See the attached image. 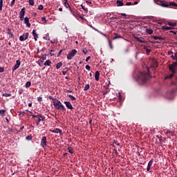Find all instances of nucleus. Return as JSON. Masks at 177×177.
Segmentation results:
<instances>
[{
	"label": "nucleus",
	"instance_id": "obj_28",
	"mask_svg": "<svg viewBox=\"0 0 177 177\" xmlns=\"http://www.w3.org/2000/svg\"><path fill=\"white\" fill-rule=\"evenodd\" d=\"M68 97H69V99H71V100H77V98H75V97L71 95H68Z\"/></svg>",
	"mask_w": 177,
	"mask_h": 177
},
{
	"label": "nucleus",
	"instance_id": "obj_7",
	"mask_svg": "<svg viewBox=\"0 0 177 177\" xmlns=\"http://www.w3.org/2000/svg\"><path fill=\"white\" fill-rule=\"evenodd\" d=\"M46 145H48V141L46 140V136H44L40 142V146L43 147V149H46Z\"/></svg>",
	"mask_w": 177,
	"mask_h": 177
},
{
	"label": "nucleus",
	"instance_id": "obj_30",
	"mask_svg": "<svg viewBox=\"0 0 177 177\" xmlns=\"http://www.w3.org/2000/svg\"><path fill=\"white\" fill-rule=\"evenodd\" d=\"M114 144L116 145V146H120V143L117 140H113V143L112 145L113 147H115V146H114Z\"/></svg>",
	"mask_w": 177,
	"mask_h": 177
},
{
	"label": "nucleus",
	"instance_id": "obj_6",
	"mask_svg": "<svg viewBox=\"0 0 177 177\" xmlns=\"http://www.w3.org/2000/svg\"><path fill=\"white\" fill-rule=\"evenodd\" d=\"M77 55V50L73 49L71 52L68 53L67 55V59L68 60H71L73 57H74Z\"/></svg>",
	"mask_w": 177,
	"mask_h": 177
},
{
	"label": "nucleus",
	"instance_id": "obj_4",
	"mask_svg": "<svg viewBox=\"0 0 177 177\" xmlns=\"http://www.w3.org/2000/svg\"><path fill=\"white\" fill-rule=\"evenodd\" d=\"M54 106L57 110H61L62 111H66V108L64 107V105L62 104L60 101H58L57 102H53Z\"/></svg>",
	"mask_w": 177,
	"mask_h": 177
},
{
	"label": "nucleus",
	"instance_id": "obj_8",
	"mask_svg": "<svg viewBox=\"0 0 177 177\" xmlns=\"http://www.w3.org/2000/svg\"><path fill=\"white\" fill-rule=\"evenodd\" d=\"M28 35H29V33L28 32H26V33H24L23 35H21L19 37V41H26V39H28Z\"/></svg>",
	"mask_w": 177,
	"mask_h": 177
},
{
	"label": "nucleus",
	"instance_id": "obj_59",
	"mask_svg": "<svg viewBox=\"0 0 177 177\" xmlns=\"http://www.w3.org/2000/svg\"><path fill=\"white\" fill-rule=\"evenodd\" d=\"M152 38H153L155 40L158 39V36H153Z\"/></svg>",
	"mask_w": 177,
	"mask_h": 177
},
{
	"label": "nucleus",
	"instance_id": "obj_54",
	"mask_svg": "<svg viewBox=\"0 0 177 177\" xmlns=\"http://www.w3.org/2000/svg\"><path fill=\"white\" fill-rule=\"evenodd\" d=\"M113 151H114V153H115L116 154H118V151H117V148H114V149H113Z\"/></svg>",
	"mask_w": 177,
	"mask_h": 177
},
{
	"label": "nucleus",
	"instance_id": "obj_23",
	"mask_svg": "<svg viewBox=\"0 0 177 177\" xmlns=\"http://www.w3.org/2000/svg\"><path fill=\"white\" fill-rule=\"evenodd\" d=\"M46 60V54L42 55L41 57V63H44V61Z\"/></svg>",
	"mask_w": 177,
	"mask_h": 177
},
{
	"label": "nucleus",
	"instance_id": "obj_3",
	"mask_svg": "<svg viewBox=\"0 0 177 177\" xmlns=\"http://www.w3.org/2000/svg\"><path fill=\"white\" fill-rule=\"evenodd\" d=\"M32 118H37L36 120V125L37 127L39 126V122L41 121H45V116L41 115V114H37V115H32Z\"/></svg>",
	"mask_w": 177,
	"mask_h": 177
},
{
	"label": "nucleus",
	"instance_id": "obj_29",
	"mask_svg": "<svg viewBox=\"0 0 177 177\" xmlns=\"http://www.w3.org/2000/svg\"><path fill=\"white\" fill-rule=\"evenodd\" d=\"M136 41H138V42H140V44H143V42H145V41H143L142 39L139 38V37H136Z\"/></svg>",
	"mask_w": 177,
	"mask_h": 177
},
{
	"label": "nucleus",
	"instance_id": "obj_2",
	"mask_svg": "<svg viewBox=\"0 0 177 177\" xmlns=\"http://www.w3.org/2000/svg\"><path fill=\"white\" fill-rule=\"evenodd\" d=\"M149 74L148 73H145L143 72H140V75H138V80L140 81H142V84H145L147 80H149Z\"/></svg>",
	"mask_w": 177,
	"mask_h": 177
},
{
	"label": "nucleus",
	"instance_id": "obj_42",
	"mask_svg": "<svg viewBox=\"0 0 177 177\" xmlns=\"http://www.w3.org/2000/svg\"><path fill=\"white\" fill-rule=\"evenodd\" d=\"M23 92H24V90H23V88H19L18 91L19 95H21Z\"/></svg>",
	"mask_w": 177,
	"mask_h": 177
},
{
	"label": "nucleus",
	"instance_id": "obj_9",
	"mask_svg": "<svg viewBox=\"0 0 177 177\" xmlns=\"http://www.w3.org/2000/svg\"><path fill=\"white\" fill-rule=\"evenodd\" d=\"M65 106L68 109V110H73L74 107H73V105L71 104V102L68 101H65L64 102Z\"/></svg>",
	"mask_w": 177,
	"mask_h": 177
},
{
	"label": "nucleus",
	"instance_id": "obj_15",
	"mask_svg": "<svg viewBox=\"0 0 177 177\" xmlns=\"http://www.w3.org/2000/svg\"><path fill=\"white\" fill-rule=\"evenodd\" d=\"M69 10H70L71 15H73V16H75V15H77V10H75L74 8H71V7H69Z\"/></svg>",
	"mask_w": 177,
	"mask_h": 177
},
{
	"label": "nucleus",
	"instance_id": "obj_27",
	"mask_svg": "<svg viewBox=\"0 0 177 177\" xmlns=\"http://www.w3.org/2000/svg\"><path fill=\"white\" fill-rule=\"evenodd\" d=\"M48 99H50V100H53V102H57L59 101L56 98H53V97H52L50 95L48 97Z\"/></svg>",
	"mask_w": 177,
	"mask_h": 177
},
{
	"label": "nucleus",
	"instance_id": "obj_31",
	"mask_svg": "<svg viewBox=\"0 0 177 177\" xmlns=\"http://www.w3.org/2000/svg\"><path fill=\"white\" fill-rule=\"evenodd\" d=\"M146 32L147 34L151 35V34H153V30H151V29H146Z\"/></svg>",
	"mask_w": 177,
	"mask_h": 177
},
{
	"label": "nucleus",
	"instance_id": "obj_43",
	"mask_svg": "<svg viewBox=\"0 0 177 177\" xmlns=\"http://www.w3.org/2000/svg\"><path fill=\"white\" fill-rule=\"evenodd\" d=\"M38 10H44V6L43 5H39L38 6Z\"/></svg>",
	"mask_w": 177,
	"mask_h": 177
},
{
	"label": "nucleus",
	"instance_id": "obj_12",
	"mask_svg": "<svg viewBox=\"0 0 177 177\" xmlns=\"http://www.w3.org/2000/svg\"><path fill=\"white\" fill-rule=\"evenodd\" d=\"M53 133H59V135H63V131L60 129H55L54 130H50Z\"/></svg>",
	"mask_w": 177,
	"mask_h": 177
},
{
	"label": "nucleus",
	"instance_id": "obj_46",
	"mask_svg": "<svg viewBox=\"0 0 177 177\" xmlns=\"http://www.w3.org/2000/svg\"><path fill=\"white\" fill-rule=\"evenodd\" d=\"M109 46H110L111 49H113V44H112L111 41L109 40Z\"/></svg>",
	"mask_w": 177,
	"mask_h": 177
},
{
	"label": "nucleus",
	"instance_id": "obj_39",
	"mask_svg": "<svg viewBox=\"0 0 177 177\" xmlns=\"http://www.w3.org/2000/svg\"><path fill=\"white\" fill-rule=\"evenodd\" d=\"M66 2L64 3V6H65V8H70V4H68L67 3V1H65Z\"/></svg>",
	"mask_w": 177,
	"mask_h": 177
},
{
	"label": "nucleus",
	"instance_id": "obj_64",
	"mask_svg": "<svg viewBox=\"0 0 177 177\" xmlns=\"http://www.w3.org/2000/svg\"><path fill=\"white\" fill-rule=\"evenodd\" d=\"M121 16H123L124 17H126L127 14H125V13H121Z\"/></svg>",
	"mask_w": 177,
	"mask_h": 177
},
{
	"label": "nucleus",
	"instance_id": "obj_61",
	"mask_svg": "<svg viewBox=\"0 0 177 177\" xmlns=\"http://www.w3.org/2000/svg\"><path fill=\"white\" fill-rule=\"evenodd\" d=\"M90 59H91V57H87L86 59V62H89Z\"/></svg>",
	"mask_w": 177,
	"mask_h": 177
},
{
	"label": "nucleus",
	"instance_id": "obj_5",
	"mask_svg": "<svg viewBox=\"0 0 177 177\" xmlns=\"http://www.w3.org/2000/svg\"><path fill=\"white\" fill-rule=\"evenodd\" d=\"M177 88H173L170 93H167V97L169 100H174L175 99V93H176Z\"/></svg>",
	"mask_w": 177,
	"mask_h": 177
},
{
	"label": "nucleus",
	"instance_id": "obj_19",
	"mask_svg": "<svg viewBox=\"0 0 177 177\" xmlns=\"http://www.w3.org/2000/svg\"><path fill=\"white\" fill-rule=\"evenodd\" d=\"M162 30L163 31H168V30H172V27H168V26H162Z\"/></svg>",
	"mask_w": 177,
	"mask_h": 177
},
{
	"label": "nucleus",
	"instance_id": "obj_56",
	"mask_svg": "<svg viewBox=\"0 0 177 177\" xmlns=\"http://www.w3.org/2000/svg\"><path fill=\"white\" fill-rule=\"evenodd\" d=\"M127 6H131V5H132V3L131 2H127L126 3Z\"/></svg>",
	"mask_w": 177,
	"mask_h": 177
},
{
	"label": "nucleus",
	"instance_id": "obj_20",
	"mask_svg": "<svg viewBox=\"0 0 177 177\" xmlns=\"http://www.w3.org/2000/svg\"><path fill=\"white\" fill-rule=\"evenodd\" d=\"M171 57L172 60H176V62H177V51L174 53V55H172Z\"/></svg>",
	"mask_w": 177,
	"mask_h": 177
},
{
	"label": "nucleus",
	"instance_id": "obj_25",
	"mask_svg": "<svg viewBox=\"0 0 177 177\" xmlns=\"http://www.w3.org/2000/svg\"><path fill=\"white\" fill-rule=\"evenodd\" d=\"M167 24L171 27H176V22H168Z\"/></svg>",
	"mask_w": 177,
	"mask_h": 177
},
{
	"label": "nucleus",
	"instance_id": "obj_22",
	"mask_svg": "<svg viewBox=\"0 0 177 177\" xmlns=\"http://www.w3.org/2000/svg\"><path fill=\"white\" fill-rule=\"evenodd\" d=\"M50 64H52V62L49 59L46 60L44 63V66H48L49 67H50Z\"/></svg>",
	"mask_w": 177,
	"mask_h": 177
},
{
	"label": "nucleus",
	"instance_id": "obj_47",
	"mask_svg": "<svg viewBox=\"0 0 177 177\" xmlns=\"http://www.w3.org/2000/svg\"><path fill=\"white\" fill-rule=\"evenodd\" d=\"M84 2H86V3H87V5H92V2L89 1L88 0H85Z\"/></svg>",
	"mask_w": 177,
	"mask_h": 177
},
{
	"label": "nucleus",
	"instance_id": "obj_52",
	"mask_svg": "<svg viewBox=\"0 0 177 177\" xmlns=\"http://www.w3.org/2000/svg\"><path fill=\"white\" fill-rule=\"evenodd\" d=\"M5 71V69L2 67H0V73H3Z\"/></svg>",
	"mask_w": 177,
	"mask_h": 177
},
{
	"label": "nucleus",
	"instance_id": "obj_16",
	"mask_svg": "<svg viewBox=\"0 0 177 177\" xmlns=\"http://www.w3.org/2000/svg\"><path fill=\"white\" fill-rule=\"evenodd\" d=\"M151 165H153V160H151L147 165V171H150V169L151 168Z\"/></svg>",
	"mask_w": 177,
	"mask_h": 177
},
{
	"label": "nucleus",
	"instance_id": "obj_49",
	"mask_svg": "<svg viewBox=\"0 0 177 177\" xmlns=\"http://www.w3.org/2000/svg\"><path fill=\"white\" fill-rule=\"evenodd\" d=\"M37 101L39 102H42V97H37Z\"/></svg>",
	"mask_w": 177,
	"mask_h": 177
},
{
	"label": "nucleus",
	"instance_id": "obj_13",
	"mask_svg": "<svg viewBox=\"0 0 177 177\" xmlns=\"http://www.w3.org/2000/svg\"><path fill=\"white\" fill-rule=\"evenodd\" d=\"M33 37H34V39L35 41V42H37V38H38V34L37 33V32L35 31V30H32V32Z\"/></svg>",
	"mask_w": 177,
	"mask_h": 177
},
{
	"label": "nucleus",
	"instance_id": "obj_60",
	"mask_svg": "<svg viewBox=\"0 0 177 177\" xmlns=\"http://www.w3.org/2000/svg\"><path fill=\"white\" fill-rule=\"evenodd\" d=\"M15 35H13L12 32L10 35V38H14Z\"/></svg>",
	"mask_w": 177,
	"mask_h": 177
},
{
	"label": "nucleus",
	"instance_id": "obj_37",
	"mask_svg": "<svg viewBox=\"0 0 177 177\" xmlns=\"http://www.w3.org/2000/svg\"><path fill=\"white\" fill-rule=\"evenodd\" d=\"M89 88H91V86L89 84H88L84 88V91H88Z\"/></svg>",
	"mask_w": 177,
	"mask_h": 177
},
{
	"label": "nucleus",
	"instance_id": "obj_38",
	"mask_svg": "<svg viewBox=\"0 0 177 177\" xmlns=\"http://www.w3.org/2000/svg\"><path fill=\"white\" fill-rule=\"evenodd\" d=\"M5 113H6V111H5L4 109L0 110V114L1 115H5Z\"/></svg>",
	"mask_w": 177,
	"mask_h": 177
},
{
	"label": "nucleus",
	"instance_id": "obj_18",
	"mask_svg": "<svg viewBox=\"0 0 177 177\" xmlns=\"http://www.w3.org/2000/svg\"><path fill=\"white\" fill-rule=\"evenodd\" d=\"M99 77H100V73L97 71L95 73V81H99Z\"/></svg>",
	"mask_w": 177,
	"mask_h": 177
},
{
	"label": "nucleus",
	"instance_id": "obj_44",
	"mask_svg": "<svg viewBox=\"0 0 177 177\" xmlns=\"http://www.w3.org/2000/svg\"><path fill=\"white\" fill-rule=\"evenodd\" d=\"M158 39H159L160 41H164L165 40V37L158 36Z\"/></svg>",
	"mask_w": 177,
	"mask_h": 177
},
{
	"label": "nucleus",
	"instance_id": "obj_34",
	"mask_svg": "<svg viewBox=\"0 0 177 177\" xmlns=\"http://www.w3.org/2000/svg\"><path fill=\"white\" fill-rule=\"evenodd\" d=\"M41 21L44 24H46V17H41Z\"/></svg>",
	"mask_w": 177,
	"mask_h": 177
},
{
	"label": "nucleus",
	"instance_id": "obj_33",
	"mask_svg": "<svg viewBox=\"0 0 177 177\" xmlns=\"http://www.w3.org/2000/svg\"><path fill=\"white\" fill-rule=\"evenodd\" d=\"M2 8H3V0H0V10H2Z\"/></svg>",
	"mask_w": 177,
	"mask_h": 177
},
{
	"label": "nucleus",
	"instance_id": "obj_45",
	"mask_svg": "<svg viewBox=\"0 0 177 177\" xmlns=\"http://www.w3.org/2000/svg\"><path fill=\"white\" fill-rule=\"evenodd\" d=\"M82 53H85V55H86V53H88V49L84 48V49L82 50Z\"/></svg>",
	"mask_w": 177,
	"mask_h": 177
},
{
	"label": "nucleus",
	"instance_id": "obj_35",
	"mask_svg": "<svg viewBox=\"0 0 177 177\" xmlns=\"http://www.w3.org/2000/svg\"><path fill=\"white\" fill-rule=\"evenodd\" d=\"M3 96H4L5 97H9L12 96V94L5 93L3 94Z\"/></svg>",
	"mask_w": 177,
	"mask_h": 177
},
{
	"label": "nucleus",
	"instance_id": "obj_57",
	"mask_svg": "<svg viewBox=\"0 0 177 177\" xmlns=\"http://www.w3.org/2000/svg\"><path fill=\"white\" fill-rule=\"evenodd\" d=\"M15 2H16V0H12L11 2V6H13L15 5Z\"/></svg>",
	"mask_w": 177,
	"mask_h": 177
},
{
	"label": "nucleus",
	"instance_id": "obj_62",
	"mask_svg": "<svg viewBox=\"0 0 177 177\" xmlns=\"http://www.w3.org/2000/svg\"><path fill=\"white\" fill-rule=\"evenodd\" d=\"M171 85H175V86H177L176 82H173L171 83Z\"/></svg>",
	"mask_w": 177,
	"mask_h": 177
},
{
	"label": "nucleus",
	"instance_id": "obj_17",
	"mask_svg": "<svg viewBox=\"0 0 177 177\" xmlns=\"http://www.w3.org/2000/svg\"><path fill=\"white\" fill-rule=\"evenodd\" d=\"M118 38H121L122 39H124V37L122 36H121L120 35L115 33V37L113 38V40L114 41L115 39H118Z\"/></svg>",
	"mask_w": 177,
	"mask_h": 177
},
{
	"label": "nucleus",
	"instance_id": "obj_32",
	"mask_svg": "<svg viewBox=\"0 0 177 177\" xmlns=\"http://www.w3.org/2000/svg\"><path fill=\"white\" fill-rule=\"evenodd\" d=\"M26 140H32V136L29 135V136H26Z\"/></svg>",
	"mask_w": 177,
	"mask_h": 177
},
{
	"label": "nucleus",
	"instance_id": "obj_26",
	"mask_svg": "<svg viewBox=\"0 0 177 177\" xmlns=\"http://www.w3.org/2000/svg\"><path fill=\"white\" fill-rule=\"evenodd\" d=\"M62 66H63V63L62 62H60L57 64L56 68L59 69V68H60V67H62Z\"/></svg>",
	"mask_w": 177,
	"mask_h": 177
},
{
	"label": "nucleus",
	"instance_id": "obj_41",
	"mask_svg": "<svg viewBox=\"0 0 177 177\" xmlns=\"http://www.w3.org/2000/svg\"><path fill=\"white\" fill-rule=\"evenodd\" d=\"M34 0H29V5H30V6H34Z\"/></svg>",
	"mask_w": 177,
	"mask_h": 177
},
{
	"label": "nucleus",
	"instance_id": "obj_40",
	"mask_svg": "<svg viewBox=\"0 0 177 177\" xmlns=\"http://www.w3.org/2000/svg\"><path fill=\"white\" fill-rule=\"evenodd\" d=\"M168 133H170L171 135H174V131H169V130H167L166 131V135H168Z\"/></svg>",
	"mask_w": 177,
	"mask_h": 177
},
{
	"label": "nucleus",
	"instance_id": "obj_48",
	"mask_svg": "<svg viewBox=\"0 0 177 177\" xmlns=\"http://www.w3.org/2000/svg\"><path fill=\"white\" fill-rule=\"evenodd\" d=\"M7 34H8L9 35H10V34L12 33V30L10 29V28H8V30H7Z\"/></svg>",
	"mask_w": 177,
	"mask_h": 177
},
{
	"label": "nucleus",
	"instance_id": "obj_14",
	"mask_svg": "<svg viewBox=\"0 0 177 177\" xmlns=\"http://www.w3.org/2000/svg\"><path fill=\"white\" fill-rule=\"evenodd\" d=\"M20 17H24V15H26V8H23L20 11Z\"/></svg>",
	"mask_w": 177,
	"mask_h": 177
},
{
	"label": "nucleus",
	"instance_id": "obj_53",
	"mask_svg": "<svg viewBox=\"0 0 177 177\" xmlns=\"http://www.w3.org/2000/svg\"><path fill=\"white\" fill-rule=\"evenodd\" d=\"M168 55H171V56H172V55H174V52H172L171 50H169V51H168Z\"/></svg>",
	"mask_w": 177,
	"mask_h": 177
},
{
	"label": "nucleus",
	"instance_id": "obj_1",
	"mask_svg": "<svg viewBox=\"0 0 177 177\" xmlns=\"http://www.w3.org/2000/svg\"><path fill=\"white\" fill-rule=\"evenodd\" d=\"M155 3L156 5H159L160 6H162L163 8H168L169 5L170 6H174L175 8H177V3L174 1H170L168 4V2L165 1H161V0H154Z\"/></svg>",
	"mask_w": 177,
	"mask_h": 177
},
{
	"label": "nucleus",
	"instance_id": "obj_24",
	"mask_svg": "<svg viewBox=\"0 0 177 177\" xmlns=\"http://www.w3.org/2000/svg\"><path fill=\"white\" fill-rule=\"evenodd\" d=\"M68 153H70L71 154H73V153H74V149H73V147H69L68 148Z\"/></svg>",
	"mask_w": 177,
	"mask_h": 177
},
{
	"label": "nucleus",
	"instance_id": "obj_55",
	"mask_svg": "<svg viewBox=\"0 0 177 177\" xmlns=\"http://www.w3.org/2000/svg\"><path fill=\"white\" fill-rule=\"evenodd\" d=\"M63 50H64V49H62L59 50V52L58 53V56H60V55H62V53L63 52Z\"/></svg>",
	"mask_w": 177,
	"mask_h": 177
},
{
	"label": "nucleus",
	"instance_id": "obj_10",
	"mask_svg": "<svg viewBox=\"0 0 177 177\" xmlns=\"http://www.w3.org/2000/svg\"><path fill=\"white\" fill-rule=\"evenodd\" d=\"M20 64H21V62H20V60H17L16 61V64L14 66L12 71H16V70H17V68H19V67H20Z\"/></svg>",
	"mask_w": 177,
	"mask_h": 177
},
{
	"label": "nucleus",
	"instance_id": "obj_21",
	"mask_svg": "<svg viewBox=\"0 0 177 177\" xmlns=\"http://www.w3.org/2000/svg\"><path fill=\"white\" fill-rule=\"evenodd\" d=\"M116 3L118 6H124V3L122 1L117 0Z\"/></svg>",
	"mask_w": 177,
	"mask_h": 177
},
{
	"label": "nucleus",
	"instance_id": "obj_50",
	"mask_svg": "<svg viewBox=\"0 0 177 177\" xmlns=\"http://www.w3.org/2000/svg\"><path fill=\"white\" fill-rule=\"evenodd\" d=\"M146 52H147V55H149V53H150V52H151V50L147 48Z\"/></svg>",
	"mask_w": 177,
	"mask_h": 177
},
{
	"label": "nucleus",
	"instance_id": "obj_51",
	"mask_svg": "<svg viewBox=\"0 0 177 177\" xmlns=\"http://www.w3.org/2000/svg\"><path fill=\"white\" fill-rule=\"evenodd\" d=\"M86 69H87L89 71V70H91V66L89 65H86Z\"/></svg>",
	"mask_w": 177,
	"mask_h": 177
},
{
	"label": "nucleus",
	"instance_id": "obj_63",
	"mask_svg": "<svg viewBox=\"0 0 177 177\" xmlns=\"http://www.w3.org/2000/svg\"><path fill=\"white\" fill-rule=\"evenodd\" d=\"M174 74H175V73H172V74H171V75H169V78H173V77H174Z\"/></svg>",
	"mask_w": 177,
	"mask_h": 177
},
{
	"label": "nucleus",
	"instance_id": "obj_11",
	"mask_svg": "<svg viewBox=\"0 0 177 177\" xmlns=\"http://www.w3.org/2000/svg\"><path fill=\"white\" fill-rule=\"evenodd\" d=\"M24 24H26L27 27L30 28L31 27V24H30V18L28 17H25L24 18Z\"/></svg>",
	"mask_w": 177,
	"mask_h": 177
},
{
	"label": "nucleus",
	"instance_id": "obj_36",
	"mask_svg": "<svg viewBox=\"0 0 177 177\" xmlns=\"http://www.w3.org/2000/svg\"><path fill=\"white\" fill-rule=\"evenodd\" d=\"M31 86V82H27L26 84V88H30Z\"/></svg>",
	"mask_w": 177,
	"mask_h": 177
},
{
	"label": "nucleus",
	"instance_id": "obj_58",
	"mask_svg": "<svg viewBox=\"0 0 177 177\" xmlns=\"http://www.w3.org/2000/svg\"><path fill=\"white\" fill-rule=\"evenodd\" d=\"M66 92L67 93H73V91H71V90H66Z\"/></svg>",
	"mask_w": 177,
	"mask_h": 177
}]
</instances>
